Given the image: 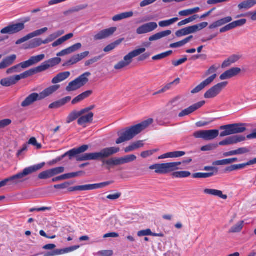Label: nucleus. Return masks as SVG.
<instances>
[{
    "mask_svg": "<svg viewBox=\"0 0 256 256\" xmlns=\"http://www.w3.org/2000/svg\"><path fill=\"white\" fill-rule=\"evenodd\" d=\"M44 165L45 162H42L26 168L22 172L5 179L6 184L10 182L9 185H17L24 182L28 179V175L40 170Z\"/></svg>",
    "mask_w": 256,
    "mask_h": 256,
    "instance_id": "1",
    "label": "nucleus"
},
{
    "mask_svg": "<svg viewBox=\"0 0 256 256\" xmlns=\"http://www.w3.org/2000/svg\"><path fill=\"white\" fill-rule=\"evenodd\" d=\"M119 151L120 148L118 147L106 148L98 152L88 153L78 156L76 159L78 161L102 160L118 153Z\"/></svg>",
    "mask_w": 256,
    "mask_h": 256,
    "instance_id": "2",
    "label": "nucleus"
},
{
    "mask_svg": "<svg viewBox=\"0 0 256 256\" xmlns=\"http://www.w3.org/2000/svg\"><path fill=\"white\" fill-rule=\"evenodd\" d=\"M144 129V122L136 124L126 128L116 142V144H120L132 139Z\"/></svg>",
    "mask_w": 256,
    "mask_h": 256,
    "instance_id": "3",
    "label": "nucleus"
},
{
    "mask_svg": "<svg viewBox=\"0 0 256 256\" xmlns=\"http://www.w3.org/2000/svg\"><path fill=\"white\" fill-rule=\"evenodd\" d=\"M181 162H172L164 164H156L150 166V169L154 170L156 173L166 174L180 170Z\"/></svg>",
    "mask_w": 256,
    "mask_h": 256,
    "instance_id": "4",
    "label": "nucleus"
},
{
    "mask_svg": "<svg viewBox=\"0 0 256 256\" xmlns=\"http://www.w3.org/2000/svg\"><path fill=\"white\" fill-rule=\"evenodd\" d=\"M220 129L224 130L220 133V137L242 133L246 130V124L242 123L222 126Z\"/></svg>",
    "mask_w": 256,
    "mask_h": 256,
    "instance_id": "5",
    "label": "nucleus"
},
{
    "mask_svg": "<svg viewBox=\"0 0 256 256\" xmlns=\"http://www.w3.org/2000/svg\"><path fill=\"white\" fill-rule=\"evenodd\" d=\"M144 52V48L136 49L129 52L124 56L123 60L119 62L114 66V68L116 70H120L128 66L132 63L133 58L140 55Z\"/></svg>",
    "mask_w": 256,
    "mask_h": 256,
    "instance_id": "6",
    "label": "nucleus"
},
{
    "mask_svg": "<svg viewBox=\"0 0 256 256\" xmlns=\"http://www.w3.org/2000/svg\"><path fill=\"white\" fill-rule=\"evenodd\" d=\"M90 76V73L86 72L74 80L70 82L66 88V90L70 92L74 91L85 85L88 82V77Z\"/></svg>",
    "mask_w": 256,
    "mask_h": 256,
    "instance_id": "7",
    "label": "nucleus"
},
{
    "mask_svg": "<svg viewBox=\"0 0 256 256\" xmlns=\"http://www.w3.org/2000/svg\"><path fill=\"white\" fill-rule=\"evenodd\" d=\"M62 60L60 58H52L44 62L38 66L30 70V71L32 76L35 74L44 72L50 68L58 64Z\"/></svg>",
    "mask_w": 256,
    "mask_h": 256,
    "instance_id": "8",
    "label": "nucleus"
},
{
    "mask_svg": "<svg viewBox=\"0 0 256 256\" xmlns=\"http://www.w3.org/2000/svg\"><path fill=\"white\" fill-rule=\"evenodd\" d=\"M208 26V23L207 22H203L198 24L190 26L177 30L176 32V36L177 37L180 38L194 34L204 29Z\"/></svg>",
    "mask_w": 256,
    "mask_h": 256,
    "instance_id": "9",
    "label": "nucleus"
},
{
    "mask_svg": "<svg viewBox=\"0 0 256 256\" xmlns=\"http://www.w3.org/2000/svg\"><path fill=\"white\" fill-rule=\"evenodd\" d=\"M31 76L30 72L28 70L19 75L3 78L1 80L0 84L3 86L8 87L15 84L21 79L26 78Z\"/></svg>",
    "mask_w": 256,
    "mask_h": 256,
    "instance_id": "10",
    "label": "nucleus"
},
{
    "mask_svg": "<svg viewBox=\"0 0 256 256\" xmlns=\"http://www.w3.org/2000/svg\"><path fill=\"white\" fill-rule=\"evenodd\" d=\"M112 183L111 182H106L100 184H89L82 186H76L69 188L70 192H73L76 190L79 191H86L90 190L96 189H99L104 188Z\"/></svg>",
    "mask_w": 256,
    "mask_h": 256,
    "instance_id": "11",
    "label": "nucleus"
},
{
    "mask_svg": "<svg viewBox=\"0 0 256 256\" xmlns=\"http://www.w3.org/2000/svg\"><path fill=\"white\" fill-rule=\"evenodd\" d=\"M227 82L218 83L210 88L204 94L206 98H213L218 96L228 85Z\"/></svg>",
    "mask_w": 256,
    "mask_h": 256,
    "instance_id": "12",
    "label": "nucleus"
},
{
    "mask_svg": "<svg viewBox=\"0 0 256 256\" xmlns=\"http://www.w3.org/2000/svg\"><path fill=\"white\" fill-rule=\"evenodd\" d=\"M246 137L243 136L235 135L228 137L218 143L219 146H228L236 144L246 140Z\"/></svg>",
    "mask_w": 256,
    "mask_h": 256,
    "instance_id": "13",
    "label": "nucleus"
},
{
    "mask_svg": "<svg viewBox=\"0 0 256 256\" xmlns=\"http://www.w3.org/2000/svg\"><path fill=\"white\" fill-rule=\"evenodd\" d=\"M117 28L116 27H111L106 29L103 30L94 36L95 40H99L107 38L112 36L116 32Z\"/></svg>",
    "mask_w": 256,
    "mask_h": 256,
    "instance_id": "14",
    "label": "nucleus"
},
{
    "mask_svg": "<svg viewBox=\"0 0 256 256\" xmlns=\"http://www.w3.org/2000/svg\"><path fill=\"white\" fill-rule=\"evenodd\" d=\"M93 112H88L86 114H82L78 120V124L83 128H86L88 124H90L93 121Z\"/></svg>",
    "mask_w": 256,
    "mask_h": 256,
    "instance_id": "15",
    "label": "nucleus"
},
{
    "mask_svg": "<svg viewBox=\"0 0 256 256\" xmlns=\"http://www.w3.org/2000/svg\"><path fill=\"white\" fill-rule=\"evenodd\" d=\"M44 58L45 55L44 54L32 56L28 60L22 62V65L24 69H25L38 64L39 62L42 60Z\"/></svg>",
    "mask_w": 256,
    "mask_h": 256,
    "instance_id": "16",
    "label": "nucleus"
},
{
    "mask_svg": "<svg viewBox=\"0 0 256 256\" xmlns=\"http://www.w3.org/2000/svg\"><path fill=\"white\" fill-rule=\"evenodd\" d=\"M205 104L204 101H200L196 104H192V106H189L187 108L182 110L179 114L178 116L180 117H183L186 116H188L193 112H195L202 106Z\"/></svg>",
    "mask_w": 256,
    "mask_h": 256,
    "instance_id": "17",
    "label": "nucleus"
},
{
    "mask_svg": "<svg viewBox=\"0 0 256 256\" xmlns=\"http://www.w3.org/2000/svg\"><path fill=\"white\" fill-rule=\"evenodd\" d=\"M41 100L39 94L37 93H32L27 96L26 99L22 102L21 106L22 108L28 107L37 100Z\"/></svg>",
    "mask_w": 256,
    "mask_h": 256,
    "instance_id": "18",
    "label": "nucleus"
},
{
    "mask_svg": "<svg viewBox=\"0 0 256 256\" xmlns=\"http://www.w3.org/2000/svg\"><path fill=\"white\" fill-rule=\"evenodd\" d=\"M215 77V76L208 77L206 80H204L202 82L200 83L194 88L191 91V93L192 94H194L199 92H200L204 88L212 84L214 80Z\"/></svg>",
    "mask_w": 256,
    "mask_h": 256,
    "instance_id": "19",
    "label": "nucleus"
},
{
    "mask_svg": "<svg viewBox=\"0 0 256 256\" xmlns=\"http://www.w3.org/2000/svg\"><path fill=\"white\" fill-rule=\"evenodd\" d=\"M60 85L56 84L46 88L42 92L39 94L40 98L42 100L50 96L57 91L60 88Z\"/></svg>",
    "mask_w": 256,
    "mask_h": 256,
    "instance_id": "20",
    "label": "nucleus"
},
{
    "mask_svg": "<svg viewBox=\"0 0 256 256\" xmlns=\"http://www.w3.org/2000/svg\"><path fill=\"white\" fill-rule=\"evenodd\" d=\"M90 52L88 51L73 56L70 60L68 61L66 64L69 65L74 64L86 58Z\"/></svg>",
    "mask_w": 256,
    "mask_h": 256,
    "instance_id": "21",
    "label": "nucleus"
},
{
    "mask_svg": "<svg viewBox=\"0 0 256 256\" xmlns=\"http://www.w3.org/2000/svg\"><path fill=\"white\" fill-rule=\"evenodd\" d=\"M204 193L205 194L217 196L223 200H226L228 198V196L226 194H224L222 191L218 190L205 188L204 190Z\"/></svg>",
    "mask_w": 256,
    "mask_h": 256,
    "instance_id": "22",
    "label": "nucleus"
},
{
    "mask_svg": "<svg viewBox=\"0 0 256 256\" xmlns=\"http://www.w3.org/2000/svg\"><path fill=\"white\" fill-rule=\"evenodd\" d=\"M88 148V145H83L77 148H73L63 155L62 158H64L66 156H68L70 158L78 154L85 152Z\"/></svg>",
    "mask_w": 256,
    "mask_h": 256,
    "instance_id": "23",
    "label": "nucleus"
},
{
    "mask_svg": "<svg viewBox=\"0 0 256 256\" xmlns=\"http://www.w3.org/2000/svg\"><path fill=\"white\" fill-rule=\"evenodd\" d=\"M16 58V56L15 54H12L4 58L2 62H0V69H4L12 65Z\"/></svg>",
    "mask_w": 256,
    "mask_h": 256,
    "instance_id": "24",
    "label": "nucleus"
},
{
    "mask_svg": "<svg viewBox=\"0 0 256 256\" xmlns=\"http://www.w3.org/2000/svg\"><path fill=\"white\" fill-rule=\"evenodd\" d=\"M70 75L69 72H60L55 76L52 80V82L56 84L60 82L67 79Z\"/></svg>",
    "mask_w": 256,
    "mask_h": 256,
    "instance_id": "25",
    "label": "nucleus"
},
{
    "mask_svg": "<svg viewBox=\"0 0 256 256\" xmlns=\"http://www.w3.org/2000/svg\"><path fill=\"white\" fill-rule=\"evenodd\" d=\"M256 5V0H246L238 4L240 10H249Z\"/></svg>",
    "mask_w": 256,
    "mask_h": 256,
    "instance_id": "26",
    "label": "nucleus"
},
{
    "mask_svg": "<svg viewBox=\"0 0 256 256\" xmlns=\"http://www.w3.org/2000/svg\"><path fill=\"white\" fill-rule=\"evenodd\" d=\"M144 146V142L142 140H138L131 144L128 146L124 148V150L126 153L133 152Z\"/></svg>",
    "mask_w": 256,
    "mask_h": 256,
    "instance_id": "27",
    "label": "nucleus"
},
{
    "mask_svg": "<svg viewBox=\"0 0 256 256\" xmlns=\"http://www.w3.org/2000/svg\"><path fill=\"white\" fill-rule=\"evenodd\" d=\"M219 134V131L217 130H204V140H210L216 138Z\"/></svg>",
    "mask_w": 256,
    "mask_h": 256,
    "instance_id": "28",
    "label": "nucleus"
},
{
    "mask_svg": "<svg viewBox=\"0 0 256 256\" xmlns=\"http://www.w3.org/2000/svg\"><path fill=\"white\" fill-rule=\"evenodd\" d=\"M82 114H83L81 110L79 111L76 110L72 111L66 118V123L70 124L79 118L80 116Z\"/></svg>",
    "mask_w": 256,
    "mask_h": 256,
    "instance_id": "29",
    "label": "nucleus"
},
{
    "mask_svg": "<svg viewBox=\"0 0 256 256\" xmlns=\"http://www.w3.org/2000/svg\"><path fill=\"white\" fill-rule=\"evenodd\" d=\"M172 34V31L170 30H167L163 32H161L152 35L149 38V40L150 42L158 40L164 37L168 36Z\"/></svg>",
    "mask_w": 256,
    "mask_h": 256,
    "instance_id": "30",
    "label": "nucleus"
},
{
    "mask_svg": "<svg viewBox=\"0 0 256 256\" xmlns=\"http://www.w3.org/2000/svg\"><path fill=\"white\" fill-rule=\"evenodd\" d=\"M81 172H72L67 174H64L56 178H54L52 179V182H56L58 181H60L61 180H66L70 178H72L80 176V174Z\"/></svg>",
    "mask_w": 256,
    "mask_h": 256,
    "instance_id": "31",
    "label": "nucleus"
},
{
    "mask_svg": "<svg viewBox=\"0 0 256 256\" xmlns=\"http://www.w3.org/2000/svg\"><path fill=\"white\" fill-rule=\"evenodd\" d=\"M244 224V221H239L236 224L234 225L230 228V229L228 230V233L234 234L240 232L243 228Z\"/></svg>",
    "mask_w": 256,
    "mask_h": 256,
    "instance_id": "32",
    "label": "nucleus"
},
{
    "mask_svg": "<svg viewBox=\"0 0 256 256\" xmlns=\"http://www.w3.org/2000/svg\"><path fill=\"white\" fill-rule=\"evenodd\" d=\"M192 38H193V36H190L181 41H180V42H176L175 43L171 44L170 45V48H176L182 47V46H184V45H185L187 43H188V42H190Z\"/></svg>",
    "mask_w": 256,
    "mask_h": 256,
    "instance_id": "33",
    "label": "nucleus"
},
{
    "mask_svg": "<svg viewBox=\"0 0 256 256\" xmlns=\"http://www.w3.org/2000/svg\"><path fill=\"white\" fill-rule=\"evenodd\" d=\"M74 36L73 34L70 33L66 35H65L63 36L62 37L60 38L56 41H55L52 44V47H56L58 46H60L64 42L66 41L67 40L71 38Z\"/></svg>",
    "mask_w": 256,
    "mask_h": 256,
    "instance_id": "34",
    "label": "nucleus"
},
{
    "mask_svg": "<svg viewBox=\"0 0 256 256\" xmlns=\"http://www.w3.org/2000/svg\"><path fill=\"white\" fill-rule=\"evenodd\" d=\"M178 20V18H174L170 20L160 21L158 24L160 27L164 28L168 26Z\"/></svg>",
    "mask_w": 256,
    "mask_h": 256,
    "instance_id": "35",
    "label": "nucleus"
},
{
    "mask_svg": "<svg viewBox=\"0 0 256 256\" xmlns=\"http://www.w3.org/2000/svg\"><path fill=\"white\" fill-rule=\"evenodd\" d=\"M24 69L22 62L6 70V74H12L14 73L20 72L22 71V69Z\"/></svg>",
    "mask_w": 256,
    "mask_h": 256,
    "instance_id": "36",
    "label": "nucleus"
},
{
    "mask_svg": "<svg viewBox=\"0 0 256 256\" xmlns=\"http://www.w3.org/2000/svg\"><path fill=\"white\" fill-rule=\"evenodd\" d=\"M172 176L176 178H185L190 176L191 173L188 171L173 172Z\"/></svg>",
    "mask_w": 256,
    "mask_h": 256,
    "instance_id": "37",
    "label": "nucleus"
},
{
    "mask_svg": "<svg viewBox=\"0 0 256 256\" xmlns=\"http://www.w3.org/2000/svg\"><path fill=\"white\" fill-rule=\"evenodd\" d=\"M199 18V16L197 14L193 15L192 16L189 17L188 18H186L185 20H184L180 22L178 24V26L180 27L184 25H186L189 23H190L194 20H195L196 19Z\"/></svg>",
    "mask_w": 256,
    "mask_h": 256,
    "instance_id": "38",
    "label": "nucleus"
},
{
    "mask_svg": "<svg viewBox=\"0 0 256 256\" xmlns=\"http://www.w3.org/2000/svg\"><path fill=\"white\" fill-rule=\"evenodd\" d=\"M10 26L14 34L22 31L25 27L24 23H18Z\"/></svg>",
    "mask_w": 256,
    "mask_h": 256,
    "instance_id": "39",
    "label": "nucleus"
},
{
    "mask_svg": "<svg viewBox=\"0 0 256 256\" xmlns=\"http://www.w3.org/2000/svg\"><path fill=\"white\" fill-rule=\"evenodd\" d=\"M120 158H112L104 162V164L108 166H118L122 164Z\"/></svg>",
    "mask_w": 256,
    "mask_h": 256,
    "instance_id": "40",
    "label": "nucleus"
},
{
    "mask_svg": "<svg viewBox=\"0 0 256 256\" xmlns=\"http://www.w3.org/2000/svg\"><path fill=\"white\" fill-rule=\"evenodd\" d=\"M122 164L132 162L136 159V156L134 154H130L120 158Z\"/></svg>",
    "mask_w": 256,
    "mask_h": 256,
    "instance_id": "41",
    "label": "nucleus"
},
{
    "mask_svg": "<svg viewBox=\"0 0 256 256\" xmlns=\"http://www.w3.org/2000/svg\"><path fill=\"white\" fill-rule=\"evenodd\" d=\"M52 174L50 169L40 172L38 175L40 180H46L52 178Z\"/></svg>",
    "mask_w": 256,
    "mask_h": 256,
    "instance_id": "42",
    "label": "nucleus"
},
{
    "mask_svg": "<svg viewBox=\"0 0 256 256\" xmlns=\"http://www.w3.org/2000/svg\"><path fill=\"white\" fill-rule=\"evenodd\" d=\"M48 30V28L46 27L42 28L41 29L35 30L32 32H30L29 34L30 38H34V37H36L40 36L42 35L44 32H46Z\"/></svg>",
    "mask_w": 256,
    "mask_h": 256,
    "instance_id": "43",
    "label": "nucleus"
},
{
    "mask_svg": "<svg viewBox=\"0 0 256 256\" xmlns=\"http://www.w3.org/2000/svg\"><path fill=\"white\" fill-rule=\"evenodd\" d=\"M245 167H246V165H245L244 163L241 164H234V165H232L230 166L227 167L226 168L225 171L226 172H230L236 170H238L240 169H242V168H244Z\"/></svg>",
    "mask_w": 256,
    "mask_h": 256,
    "instance_id": "44",
    "label": "nucleus"
},
{
    "mask_svg": "<svg viewBox=\"0 0 256 256\" xmlns=\"http://www.w3.org/2000/svg\"><path fill=\"white\" fill-rule=\"evenodd\" d=\"M158 28V24L155 22L145 24V33L151 32Z\"/></svg>",
    "mask_w": 256,
    "mask_h": 256,
    "instance_id": "45",
    "label": "nucleus"
},
{
    "mask_svg": "<svg viewBox=\"0 0 256 256\" xmlns=\"http://www.w3.org/2000/svg\"><path fill=\"white\" fill-rule=\"evenodd\" d=\"M214 175V172L208 173L198 172L192 174L193 178H208L211 177Z\"/></svg>",
    "mask_w": 256,
    "mask_h": 256,
    "instance_id": "46",
    "label": "nucleus"
},
{
    "mask_svg": "<svg viewBox=\"0 0 256 256\" xmlns=\"http://www.w3.org/2000/svg\"><path fill=\"white\" fill-rule=\"evenodd\" d=\"M122 40V39H120L116 40L114 43L110 44L107 46L104 49V52H109L114 49L117 46H118Z\"/></svg>",
    "mask_w": 256,
    "mask_h": 256,
    "instance_id": "47",
    "label": "nucleus"
},
{
    "mask_svg": "<svg viewBox=\"0 0 256 256\" xmlns=\"http://www.w3.org/2000/svg\"><path fill=\"white\" fill-rule=\"evenodd\" d=\"M172 53V50H168V52L158 54V55L154 56L152 58V60H157L163 59L169 56H170Z\"/></svg>",
    "mask_w": 256,
    "mask_h": 256,
    "instance_id": "48",
    "label": "nucleus"
},
{
    "mask_svg": "<svg viewBox=\"0 0 256 256\" xmlns=\"http://www.w3.org/2000/svg\"><path fill=\"white\" fill-rule=\"evenodd\" d=\"M218 68L216 67L214 65L212 66L205 72V76H208L210 74H212L210 76H215L214 80L216 78L217 76V74L216 72L218 70Z\"/></svg>",
    "mask_w": 256,
    "mask_h": 256,
    "instance_id": "49",
    "label": "nucleus"
},
{
    "mask_svg": "<svg viewBox=\"0 0 256 256\" xmlns=\"http://www.w3.org/2000/svg\"><path fill=\"white\" fill-rule=\"evenodd\" d=\"M78 248H79L78 246H70L69 248H65L64 249H60V250H59V252L60 253V254L61 255V254H67V253L74 251V250H76L77 249H78Z\"/></svg>",
    "mask_w": 256,
    "mask_h": 256,
    "instance_id": "50",
    "label": "nucleus"
},
{
    "mask_svg": "<svg viewBox=\"0 0 256 256\" xmlns=\"http://www.w3.org/2000/svg\"><path fill=\"white\" fill-rule=\"evenodd\" d=\"M246 23V19H240L231 22L233 29L244 26Z\"/></svg>",
    "mask_w": 256,
    "mask_h": 256,
    "instance_id": "51",
    "label": "nucleus"
},
{
    "mask_svg": "<svg viewBox=\"0 0 256 256\" xmlns=\"http://www.w3.org/2000/svg\"><path fill=\"white\" fill-rule=\"evenodd\" d=\"M42 45L41 39L40 38H35L29 43L28 48H34L38 47Z\"/></svg>",
    "mask_w": 256,
    "mask_h": 256,
    "instance_id": "52",
    "label": "nucleus"
},
{
    "mask_svg": "<svg viewBox=\"0 0 256 256\" xmlns=\"http://www.w3.org/2000/svg\"><path fill=\"white\" fill-rule=\"evenodd\" d=\"M52 177L54 176L62 173L64 171V168L62 166L57 167L50 169Z\"/></svg>",
    "mask_w": 256,
    "mask_h": 256,
    "instance_id": "53",
    "label": "nucleus"
},
{
    "mask_svg": "<svg viewBox=\"0 0 256 256\" xmlns=\"http://www.w3.org/2000/svg\"><path fill=\"white\" fill-rule=\"evenodd\" d=\"M244 16L249 17L252 21H256V11L249 12L244 14ZM242 16H244V15L237 16L236 18H238Z\"/></svg>",
    "mask_w": 256,
    "mask_h": 256,
    "instance_id": "54",
    "label": "nucleus"
},
{
    "mask_svg": "<svg viewBox=\"0 0 256 256\" xmlns=\"http://www.w3.org/2000/svg\"><path fill=\"white\" fill-rule=\"evenodd\" d=\"M228 70L229 72L231 78L237 76L241 72L240 68H232Z\"/></svg>",
    "mask_w": 256,
    "mask_h": 256,
    "instance_id": "55",
    "label": "nucleus"
},
{
    "mask_svg": "<svg viewBox=\"0 0 256 256\" xmlns=\"http://www.w3.org/2000/svg\"><path fill=\"white\" fill-rule=\"evenodd\" d=\"M113 254V252L112 250H104L98 252L96 256H112Z\"/></svg>",
    "mask_w": 256,
    "mask_h": 256,
    "instance_id": "56",
    "label": "nucleus"
},
{
    "mask_svg": "<svg viewBox=\"0 0 256 256\" xmlns=\"http://www.w3.org/2000/svg\"><path fill=\"white\" fill-rule=\"evenodd\" d=\"M82 46V45L80 43H77L68 48L70 54L78 50Z\"/></svg>",
    "mask_w": 256,
    "mask_h": 256,
    "instance_id": "57",
    "label": "nucleus"
},
{
    "mask_svg": "<svg viewBox=\"0 0 256 256\" xmlns=\"http://www.w3.org/2000/svg\"><path fill=\"white\" fill-rule=\"evenodd\" d=\"M250 152V149L247 147H242L236 150V155H240L248 153Z\"/></svg>",
    "mask_w": 256,
    "mask_h": 256,
    "instance_id": "58",
    "label": "nucleus"
},
{
    "mask_svg": "<svg viewBox=\"0 0 256 256\" xmlns=\"http://www.w3.org/2000/svg\"><path fill=\"white\" fill-rule=\"evenodd\" d=\"M230 164V162L229 158L216 160L213 163V164L216 166H224Z\"/></svg>",
    "mask_w": 256,
    "mask_h": 256,
    "instance_id": "59",
    "label": "nucleus"
},
{
    "mask_svg": "<svg viewBox=\"0 0 256 256\" xmlns=\"http://www.w3.org/2000/svg\"><path fill=\"white\" fill-rule=\"evenodd\" d=\"M101 58H102L101 56H98L94 57L90 60H88L86 62L85 66H88L90 64H92L97 62L98 60L101 59Z\"/></svg>",
    "mask_w": 256,
    "mask_h": 256,
    "instance_id": "60",
    "label": "nucleus"
},
{
    "mask_svg": "<svg viewBox=\"0 0 256 256\" xmlns=\"http://www.w3.org/2000/svg\"><path fill=\"white\" fill-rule=\"evenodd\" d=\"M28 144L34 146L36 147L37 148L40 149L42 148V145L37 142V140L35 138H32L28 141Z\"/></svg>",
    "mask_w": 256,
    "mask_h": 256,
    "instance_id": "61",
    "label": "nucleus"
},
{
    "mask_svg": "<svg viewBox=\"0 0 256 256\" xmlns=\"http://www.w3.org/2000/svg\"><path fill=\"white\" fill-rule=\"evenodd\" d=\"M187 58L186 56H184L182 58L178 60L172 61V64L174 66H178L185 62Z\"/></svg>",
    "mask_w": 256,
    "mask_h": 256,
    "instance_id": "62",
    "label": "nucleus"
},
{
    "mask_svg": "<svg viewBox=\"0 0 256 256\" xmlns=\"http://www.w3.org/2000/svg\"><path fill=\"white\" fill-rule=\"evenodd\" d=\"M218 146V144H208L201 148L202 151H208L212 150Z\"/></svg>",
    "mask_w": 256,
    "mask_h": 256,
    "instance_id": "63",
    "label": "nucleus"
},
{
    "mask_svg": "<svg viewBox=\"0 0 256 256\" xmlns=\"http://www.w3.org/2000/svg\"><path fill=\"white\" fill-rule=\"evenodd\" d=\"M164 256H180V254L178 252L169 250L164 254Z\"/></svg>",
    "mask_w": 256,
    "mask_h": 256,
    "instance_id": "64",
    "label": "nucleus"
}]
</instances>
